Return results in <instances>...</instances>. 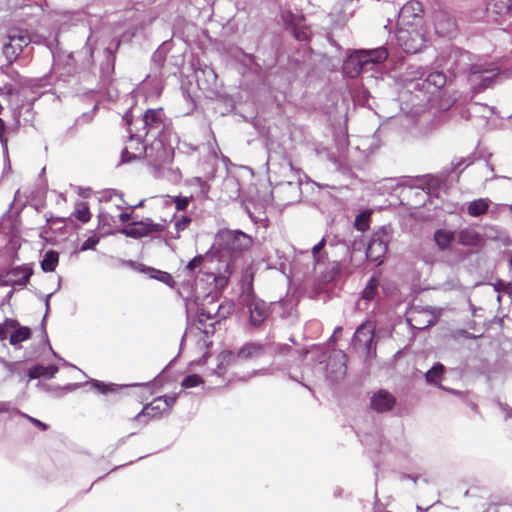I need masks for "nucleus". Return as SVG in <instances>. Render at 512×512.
<instances>
[{
    "label": "nucleus",
    "instance_id": "1",
    "mask_svg": "<svg viewBox=\"0 0 512 512\" xmlns=\"http://www.w3.org/2000/svg\"><path fill=\"white\" fill-rule=\"evenodd\" d=\"M141 138L142 135L140 134L130 136V141L133 142L136 140L137 144L140 146V153L132 154L128 151V149H125L122 152V162H129L132 159H136L141 156L142 152H144L148 162L155 167H160L161 165L172 160L173 149L170 145L165 144L161 137L156 138L148 146H144L142 144Z\"/></svg>",
    "mask_w": 512,
    "mask_h": 512
},
{
    "label": "nucleus",
    "instance_id": "46",
    "mask_svg": "<svg viewBox=\"0 0 512 512\" xmlns=\"http://www.w3.org/2000/svg\"><path fill=\"white\" fill-rule=\"evenodd\" d=\"M11 405L9 402H0V413L9 412Z\"/></svg>",
    "mask_w": 512,
    "mask_h": 512
},
{
    "label": "nucleus",
    "instance_id": "6",
    "mask_svg": "<svg viewBox=\"0 0 512 512\" xmlns=\"http://www.w3.org/2000/svg\"><path fill=\"white\" fill-rule=\"evenodd\" d=\"M167 223L166 221H162L159 223L153 222L152 219L146 218L142 221L133 222L124 228L123 233L132 238H141L152 233L162 232L166 229Z\"/></svg>",
    "mask_w": 512,
    "mask_h": 512
},
{
    "label": "nucleus",
    "instance_id": "13",
    "mask_svg": "<svg viewBox=\"0 0 512 512\" xmlns=\"http://www.w3.org/2000/svg\"><path fill=\"white\" fill-rule=\"evenodd\" d=\"M395 403V397L383 389L375 392L370 399L371 408L379 413L390 411Z\"/></svg>",
    "mask_w": 512,
    "mask_h": 512
},
{
    "label": "nucleus",
    "instance_id": "26",
    "mask_svg": "<svg viewBox=\"0 0 512 512\" xmlns=\"http://www.w3.org/2000/svg\"><path fill=\"white\" fill-rule=\"evenodd\" d=\"M31 335L30 329L28 327H20L16 329L11 335H10V344L16 345L18 343H21L25 340H27Z\"/></svg>",
    "mask_w": 512,
    "mask_h": 512
},
{
    "label": "nucleus",
    "instance_id": "57",
    "mask_svg": "<svg viewBox=\"0 0 512 512\" xmlns=\"http://www.w3.org/2000/svg\"><path fill=\"white\" fill-rule=\"evenodd\" d=\"M428 101H435V98H428Z\"/></svg>",
    "mask_w": 512,
    "mask_h": 512
},
{
    "label": "nucleus",
    "instance_id": "47",
    "mask_svg": "<svg viewBox=\"0 0 512 512\" xmlns=\"http://www.w3.org/2000/svg\"><path fill=\"white\" fill-rule=\"evenodd\" d=\"M119 219L122 223H125L131 219V215L129 213H120Z\"/></svg>",
    "mask_w": 512,
    "mask_h": 512
},
{
    "label": "nucleus",
    "instance_id": "12",
    "mask_svg": "<svg viewBox=\"0 0 512 512\" xmlns=\"http://www.w3.org/2000/svg\"><path fill=\"white\" fill-rule=\"evenodd\" d=\"M407 321L413 328L425 329L436 323V316L429 309L414 308L411 310Z\"/></svg>",
    "mask_w": 512,
    "mask_h": 512
},
{
    "label": "nucleus",
    "instance_id": "22",
    "mask_svg": "<svg viewBox=\"0 0 512 512\" xmlns=\"http://www.w3.org/2000/svg\"><path fill=\"white\" fill-rule=\"evenodd\" d=\"M454 232L446 229L437 230L434 234V240L441 250L449 248L450 244L454 241Z\"/></svg>",
    "mask_w": 512,
    "mask_h": 512
},
{
    "label": "nucleus",
    "instance_id": "52",
    "mask_svg": "<svg viewBox=\"0 0 512 512\" xmlns=\"http://www.w3.org/2000/svg\"><path fill=\"white\" fill-rule=\"evenodd\" d=\"M94 385H95L97 388H100V387L102 386V384H101V383H99L98 381H96Z\"/></svg>",
    "mask_w": 512,
    "mask_h": 512
},
{
    "label": "nucleus",
    "instance_id": "56",
    "mask_svg": "<svg viewBox=\"0 0 512 512\" xmlns=\"http://www.w3.org/2000/svg\"><path fill=\"white\" fill-rule=\"evenodd\" d=\"M501 178H505V179H510V180H512V178L507 177V176H502Z\"/></svg>",
    "mask_w": 512,
    "mask_h": 512
},
{
    "label": "nucleus",
    "instance_id": "51",
    "mask_svg": "<svg viewBox=\"0 0 512 512\" xmlns=\"http://www.w3.org/2000/svg\"><path fill=\"white\" fill-rule=\"evenodd\" d=\"M209 73L211 74V76L216 79L217 75L215 74V72L213 70H210Z\"/></svg>",
    "mask_w": 512,
    "mask_h": 512
},
{
    "label": "nucleus",
    "instance_id": "59",
    "mask_svg": "<svg viewBox=\"0 0 512 512\" xmlns=\"http://www.w3.org/2000/svg\"><path fill=\"white\" fill-rule=\"evenodd\" d=\"M428 101H435V98H428Z\"/></svg>",
    "mask_w": 512,
    "mask_h": 512
},
{
    "label": "nucleus",
    "instance_id": "60",
    "mask_svg": "<svg viewBox=\"0 0 512 512\" xmlns=\"http://www.w3.org/2000/svg\"><path fill=\"white\" fill-rule=\"evenodd\" d=\"M508 207H509V210L512 212V205H509Z\"/></svg>",
    "mask_w": 512,
    "mask_h": 512
},
{
    "label": "nucleus",
    "instance_id": "17",
    "mask_svg": "<svg viewBox=\"0 0 512 512\" xmlns=\"http://www.w3.org/2000/svg\"><path fill=\"white\" fill-rule=\"evenodd\" d=\"M220 308H221V306H219L217 308V311H219ZM215 317H219V316H218V312H215L214 308L201 307L197 310V322L199 325L203 326V328H201V329L203 330V332L205 334H210V333L214 332V323H210L209 325H206V322L213 320Z\"/></svg>",
    "mask_w": 512,
    "mask_h": 512
},
{
    "label": "nucleus",
    "instance_id": "50",
    "mask_svg": "<svg viewBox=\"0 0 512 512\" xmlns=\"http://www.w3.org/2000/svg\"><path fill=\"white\" fill-rule=\"evenodd\" d=\"M51 297V294H48L47 297H46V309L48 310L49 309V299Z\"/></svg>",
    "mask_w": 512,
    "mask_h": 512
},
{
    "label": "nucleus",
    "instance_id": "43",
    "mask_svg": "<svg viewBox=\"0 0 512 512\" xmlns=\"http://www.w3.org/2000/svg\"><path fill=\"white\" fill-rule=\"evenodd\" d=\"M23 417L27 418L31 423H33L34 425H36L37 427H39L41 430L45 431L48 429V425L45 424L44 422L36 419V418H33L27 414H24V413H20Z\"/></svg>",
    "mask_w": 512,
    "mask_h": 512
},
{
    "label": "nucleus",
    "instance_id": "27",
    "mask_svg": "<svg viewBox=\"0 0 512 512\" xmlns=\"http://www.w3.org/2000/svg\"><path fill=\"white\" fill-rule=\"evenodd\" d=\"M147 271L149 272V275L151 278L157 279L158 281L163 282L166 285L173 287L175 282L169 273L160 271V270H156L154 268H148Z\"/></svg>",
    "mask_w": 512,
    "mask_h": 512
},
{
    "label": "nucleus",
    "instance_id": "58",
    "mask_svg": "<svg viewBox=\"0 0 512 512\" xmlns=\"http://www.w3.org/2000/svg\"><path fill=\"white\" fill-rule=\"evenodd\" d=\"M428 101H435V98H428Z\"/></svg>",
    "mask_w": 512,
    "mask_h": 512
},
{
    "label": "nucleus",
    "instance_id": "39",
    "mask_svg": "<svg viewBox=\"0 0 512 512\" xmlns=\"http://www.w3.org/2000/svg\"><path fill=\"white\" fill-rule=\"evenodd\" d=\"M98 242L99 239L96 236H91L82 243L81 250L85 251L93 249L98 244Z\"/></svg>",
    "mask_w": 512,
    "mask_h": 512
},
{
    "label": "nucleus",
    "instance_id": "18",
    "mask_svg": "<svg viewBox=\"0 0 512 512\" xmlns=\"http://www.w3.org/2000/svg\"><path fill=\"white\" fill-rule=\"evenodd\" d=\"M362 57L366 60V66L370 69L371 65L380 64L388 57V51L385 47H378L375 49L360 50Z\"/></svg>",
    "mask_w": 512,
    "mask_h": 512
},
{
    "label": "nucleus",
    "instance_id": "11",
    "mask_svg": "<svg viewBox=\"0 0 512 512\" xmlns=\"http://www.w3.org/2000/svg\"><path fill=\"white\" fill-rule=\"evenodd\" d=\"M249 310V323L254 327H259L269 316V308L267 304L254 296L251 297L247 304Z\"/></svg>",
    "mask_w": 512,
    "mask_h": 512
},
{
    "label": "nucleus",
    "instance_id": "44",
    "mask_svg": "<svg viewBox=\"0 0 512 512\" xmlns=\"http://www.w3.org/2000/svg\"><path fill=\"white\" fill-rule=\"evenodd\" d=\"M174 202H175L176 208L178 210H184V209L187 208V206L189 204V198H187V197H176Z\"/></svg>",
    "mask_w": 512,
    "mask_h": 512
},
{
    "label": "nucleus",
    "instance_id": "36",
    "mask_svg": "<svg viewBox=\"0 0 512 512\" xmlns=\"http://www.w3.org/2000/svg\"><path fill=\"white\" fill-rule=\"evenodd\" d=\"M436 96H439L438 99V108L440 110H448L454 104L455 100L450 96H447L445 93H439Z\"/></svg>",
    "mask_w": 512,
    "mask_h": 512
},
{
    "label": "nucleus",
    "instance_id": "40",
    "mask_svg": "<svg viewBox=\"0 0 512 512\" xmlns=\"http://www.w3.org/2000/svg\"><path fill=\"white\" fill-rule=\"evenodd\" d=\"M160 400H162L163 403L167 404V414L170 412L172 406L175 404L177 395H165L162 397H159Z\"/></svg>",
    "mask_w": 512,
    "mask_h": 512
},
{
    "label": "nucleus",
    "instance_id": "31",
    "mask_svg": "<svg viewBox=\"0 0 512 512\" xmlns=\"http://www.w3.org/2000/svg\"><path fill=\"white\" fill-rule=\"evenodd\" d=\"M369 218L370 213L369 212H362L359 215H357L354 226L359 231H366L369 228Z\"/></svg>",
    "mask_w": 512,
    "mask_h": 512
},
{
    "label": "nucleus",
    "instance_id": "9",
    "mask_svg": "<svg viewBox=\"0 0 512 512\" xmlns=\"http://www.w3.org/2000/svg\"><path fill=\"white\" fill-rule=\"evenodd\" d=\"M163 414H167V404L163 403L159 398L154 399L151 403L143 407L133 420L145 426L151 419L160 418Z\"/></svg>",
    "mask_w": 512,
    "mask_h": 512
},
{
    "label": "nucleus",
    "instance_id": "23",
    "mask_svg": "<svg viewBox=\"0 0 512 512\" xmlns=\"http://www.w3.org/2000/svg\"><path fill=\"white\" fill-rule=\"evenodd\" d=\"M9 275L14 283L25 285L32 275V269L29 267H16L9 272Z\"/></svg>",
    "mask_w": 512,
    "mask_h": 512
},
{
    "label": "nucleus",
    "instance_id": "24",
    "mask_svg": "<svg viewBox=\"0 0 512 512\" xmlns=\"http://www.w3.org/2000/svg\"><path fill=\"white\" fill-rule=\"evenodd\" d=\"M59 262V254L54 250H48L42 261L41 268L44 272H53L55 271Z\"/></svg>",
    "mask_w": 512,
    "mask_h": 512
},
{
    "label": "nucleus",
    "instance_id": "16",
    "mask_svg": "<svg viewBox=\"0 0 512 512\" xmlns=\"http://www.w3.org/2000/svg\"><path fill=\"white\" fill-rule=\"evenodd\" d=\"M8 38L9 43L7 46L11 47L14 51H21L32 41L30 33L25 29H13Z\"/></svg>",
    "mask_w": 512,
    "mask_h": 512
},
{
    "label": "nucleus",
    "instance_id": "33",
    "mask_svg": "<svg viewBox=\"0 0 512 512\" xmlns=\"http://www.w3.org/2000/svg\"><path fill=\"white\" fill-rule=\"evenodd\" d=\"M326 240L325 238H322L320 242H318L316 245L312 248V255L315 264L321 263L324 261V255L321 254L322 249L325 247Z\"/></svg>",
    "mask_w": 512,
    "mask_h": 512
},
{
    "label": "nucleus",
    "instance_id": "55",
    "mask_svg": "<svg viewBox=\"0 0 512 512\" xmlns=\"http://www.w3.org/2000/svg\"><path fill=\"white\" fill-rule=\"evenodd\" d=\"M341 330V327H338L336 330H335V333H339V331Z\"/></svg>",
    "mask_w": 512,
    "mask_h": 512
},
{
    "label": "nucleus",
    "instance_id": "21",
    "mask_svg": "<svg viewBox=\"0 0 512 512\" xmlns=\"http://www.w3.org/2000/svg\"><path fill=\"white\" fill-rule=\"evenodd\" d=\"M423 12L422 4L418 1L407 2L400 10V18L408 20L410 18L420 17Z\"/></svg>",
    "mask_w": 512,
    "mask_h": 512
},
{
    "label": "nucleus",
    "instance_id": "25",
    "mask_svg": "<svg viewBox=\"0 0 512 512\" xmlns=\"http://www.w3.org/2000/svg\"><path fill=\"white\" fill-rule=\"evenodd\" d=\"M426 71L422 67L409 66L405 73L406 81L414 83V87L417 83L422 82L425 78Z\"/></svg>",
    "mask_w": 512,
    "mask_h": 512
},
{
    "label": "nucleus",
    "instance_id": "14",
    "mask_svg": "<svg viewBox=\"0 0 512 512\" xmlns=\"http://www.w3.org/2000/svg\"><path fill=\"white\" fill-rule=\"evenodd\" d=\"M344 72L351 78L357 77L362 71L369 70L360 50L351 54L343 65Z\"/></svg>",
    "mask_w": 512,
    "mask_h": 512
},
{
    "label": "nucleus",
    "instance_id": "3",
    "mask_svg": "<svg viewBox=\"0 0 512 512\" xmlns=\"http://www.w3.org/2000/svg\"><path fill=\"white\" fill-rule=\"evenodd\" d=\"M219 246L233 253L248 250L253 240L251 236L238 230H225L218 234Z\"/></svg>",
    "mask_w": 512,
    "mask_h": 512
},
{
    "label": "nucleus",
    "instance_id": "34",
    "mask_svg": "<svg viewBox=\"0 0 512 512\" xmlns=\"http://www.w3.org/2000/svg\"><path fill=\"white\" fill-rule=\"evenodd\" d=\"M378 283L375 279H371L368 284L366 285L362 297L365 300H372L376 294Z\"/></svg>",
    "mask_w": 512,
    "mask_h": 512
},
{
    "label": "nucleus",
    "instance_id": "49",
    "mask_svg": "<svg viewBox=\"0 0 512 512\" xmlns=\"http://www.w3.org/2000/svg\"><path fill=\"white\" fill-rule=\"evenodd\" d=\"M501 3L504 5L507 11L512 9V0H501Z\"/></svg>",
    "mask_w": 512,
    "mask_h": 512
},
{
    "label": "nucleus",
    "instance_id": "29",
    "mask_svg": "<svg viewBox=\"0 0 512 512\" xmlns=\"http://www.w3.org/2000/svg\"><path fill=\"white\" fill-rule=\"evenodd\" d=\"M74 215L79 221L83 223L88 222L91 218L88 205L84 202H80L77 204Z\"/></svg>",
    "mask_w": 512,
    "mask_h": 512
},
{
    "label": "nucleus",
    "instance_id": "8",
    "mask_svg": "<svg viewBox=\"0 0 512 512\" xmlns=\"http://www.w3.org/2000/svg\"><path fill=\"white\" fill-rule=\"evenodd\" d=\"M397 39L404 51L409 54L419 52L424 46L423 36L415 30L409 31L401 29L398 31Z\"/></svg>",
    "mask_w": 512,
    "mask_h": 512
},
{
    "label": "nucleus",
    "instance_id": "28",
    "mask_svg": "<svg viewBox=\"0 0 512 512\" xmlns=\"http://www.w3.org/2000/svg\"><path fill=\"white\" fill-rule=\"evenodd\" d=\"M478 241V234L474 231L464 229L458 233V242L463 245H474Z\"/></svg>",
    "mask_w": 512,
    "mask_h": 512
},
{
    "label": "nucleus",
    "instance_id": "38",
    "mask_svg": "<svg viewBox=\"0 0 512 512\" xmlns=\"http://www.w3.org/2000/svg\"><path fill=\"white\" fill-rule=\"evenodd\" d=\"M16 321L12 319H6L4 324H0V340L3 341L7 338L6 328L16 327Z\"/></svg>",
    "mask_w": 512,
    "mask_h": 512
},
{
    "label": "nucleus",
    "instance_id": "42",
    "mask_svg": "<svg viewBox=\"0 0 512 512\" xmlns=\"http://www.w3.org/2000/svg\"><path fill=\"white\" fill-rule=\"evenodd\" d=\"M204 258L202 255L195 256L191 261L188 262L186 268L190 271H193L195 268L199 267Z\"/></svg>",
    "mask_w": 512,
    "mask_h": 512
},
{
    "label": "nucleus",
    "instance_id": "32",
    "mask_svg": "<svg viewBox=\"0 0 512 512\" xmlns=\"http://www.w3.org/2000/svg\"><path fill=\"white\" fill-rule=\"evenodd\" d=\"M203 384V379L196 374L185 377L181 383L182 388L188 389Z\"/></svg>",
    "mask_w": 512,
    "mask_h": 512
},
{
    "label": "nucleus",
    "instance_id": "19",
    "mask_svg": "<svg viewBox=\"0 0 512 512\" xmlns=\"http://www.w3.org/2000/svg\"><path fill=\"white\" fill-rule=\"evenodd\" d=\"M490 204L491 200L489 198L473 200L467 205V213L472 217H480L488 211Z\"/></svg>",
    "mask_w": 512,
    "mask_h": 512
},
{
    "label": "nucleus",
    "instance_id": "7",
    "mask_svg": "<svg viewBox=\"0 0 512 512\" xmlns=\"http://www.w3.org/2000/svg\"><path fill=\"white\" fill-rule=\"evenodd\" d=\"M445 84L446 76L442 72L435 71L425 75L422 82L416 84L415 89L434 97L440 93L441 88H443Z\"/></svg>",
    "mask_w": 512,
    "mask_h": 512
},
{
    "label": "nucleus",
    "instance_id": "35",
    "mask_svg": "<svg viewBox=\"0 0 512 512\" xmlns=\"http://www.w3.org/2000/svg\"><path fill=\"white\" fill-rule=\"evenodd\" d=\"M443 365L436 364L426 372V380L428 382H436L443 372Z\"/></svg>",
    "mask_w": 512,
    "mask_h": 512
},
{
    "label": "nucleus",
    "instance_id": "2",
    "mask_svg": "<svg viewBox=\"0 0 512 512\" xmlns=\"http://www.w3.org/2000/svg\"><path fill=\"white\" fill-rule=\"evenodd\" d=\"M500 77L499 67L493 63L477 62L471 65L468 82L475 93L496 84Z\"/></svg>",
    "mask_w": 512,
    "mask_h": 512
},
{
    "label": "nucleus",
    "instance_id": "41",
    "mask_svg": "<svg viewBox=\"0 0 512 512\" xmlns=\"http://www.w3.org/2000/svg\"><path fill=\"white\" fill-rule=\"evenodd\" d=\"M472 164V160L470 158H460L456 162H452V170H457L462 166L468 167Z\"/></svg>",
    "mask_w": 512,
    "mask_h": 512
},
{
    "label": "nucleus",
    "instance_id": "54",
    "mask_svg": "<svg viewBox=\"0 0 512 512\" xmlns=\"http://www.w3.org/2000/svg\"><path fill=\"white\" fill-rule=\"evenodd\" d=\"M471 408L475 410L477 408L476 404H471Z\"/></svg>",
    "mask_w": 512,
    "mask_h": 512
},
{
    "label": "nucleus",
    "instance_id": "20",
    "mask_svg": "<svg viewBox=\"0 0 512 512\" xmlns=\"http://www.w3.org/2000/svg\"><path fill=\"white\" fill-rule=\"evenodd\" d=\"M58 372L56 365L42 366L35 365L28 370V377L30 379H37L40 377L52 378Z\"/></svg>",
    "mask_w": 512,
    "mask_h": 512
},
{
    "label": "nucleus",
    "instance_id": "37",
    "mask_svg": "<svg viewBox=\"0 0 512 512\" xmlns=\"http://www.w3.org/2000/svg\"><path fill=\"white\" fill-rule=\"evenodd\" d=\"M480 170L484 176V182H488L499 178V176L494 174V168L487 162L482 163Z\"/></svg>",
    "mask_w": 512,
    "mask_h": 512
},
{
    "label": "nucleus",
    "instance_id": "45",
    "mask_svg": "<svg viewBox=\"0 0 512 512\" xmlns=\"http://www.w3.org/2000/svg\"><path fill=\"white\" fill-rule=\"evenodd\" d=\"M5 122L0 118V141L2 145L7 147V140L4 138Z\"/></svg>",
    "mask_w": 512,
    "mask_h": 512
},
{
    "label": "nucleus",
    "instance_id": "4",
    "mask_svg": "<svg viewBox=\"0 0 512 512\" xmlns=\"http://www.w3.org/2000/svg\"><path fill=\"white\" fill-rule=\"evenodd\" d=\"M390 236L385 227L378 229L371 237L366 250V256L373 262L381 263L382 257L388 250Z\"/></svg>",
    "mask_w": 512,
    "mask_h": 512
},
{
    "label": "nucleus",
    "instance_id": "15",
    "mask_svg": "<svg viewBox=\"0 0 512 512\" xmlns=\"http://www.w3.org/2000/svg\"><path fill=\"white\" fill-rule=\"evenodd\" d=\"M374 338V328L371 324H362L359 326L354 334L355 345L364 347L370 351Z\"/></svg>",
    "mask_w": 512,
    "mask_h": 512
},
{
    "label": "nucleus",
    "instance_id": "10",
    "mask_svg": "<svg viewBox=\"0 0 512 512\" xmlns=\"http://www.w3.org/2000/svg\"><path fill=\"white\" fill-rule=\"evenodd\" d=\"M265 352V346L260 343L249 342L243 345L238 352L235 354L232 351H224L221 356L223 360L225 359H241V360H249L252 358H257L263 355Z\"/></svg>",
    "mask_w": 512,
    "mask_h": 512
},
{
    "label": "nucleus",
    "instance_id": "5",
    "mask_svg": "<svg viewBox=\"0 0 512 512\" xmlns=\"http://www.w3.org/2000/svg\"><path fill=\"white\" fill-rule=\"evenodd\" d=\"M143 124L145 133L147 135L149 133H156L159 136L167 130L171 122L165 116V113L162 108L157 109H148L143 115Z\"/></svg>",
    "mask_w": 512,
    "mask_h": 512
},
{
    "label": "nucleus",
    "instance_id": "30",
    "mask_svg": "<svg viewBox=\"0 0 512 512\" xmlns=\"http://www.w3.org/2000/svg\"><path fill=\"white\" fill-rule=\"evenodd\" d=\"M191 223V218L188 216H181L179 218H174V228L176 230V234L174 235V238L180 237V232L184 231Z\"/></svg>",
    "mask_w": 512,
    "mask_h": 512
},
{
    "label": "nucleus",
    "instance_id": "48",
    "mask_svg": "<svg viewBox=\"0 0 512 512\" xmlns=\"http://www.w3.org/2000/svg\"><path fill=\"white\" fill-rule=\"evenodd\" d=\"M49 80H50V77L49 76H45V77L39 79L40 83L38 85L41 86V87L47 86V85L50 84Z\"/></svg>",
    "mask_w": 512,
    "mask_h": 512
},
{
    "label": "nucleus",
    "instance_id": "53",
    "mask_svg": "<svg viewBox=\"0 0 512 512\" xmlns=\"http://www.w3.org/2000/svg\"><path fill=\"white\" fill-rule=\"evenodd\" d=\"M297 38H298L299 40H303V39H304V37H303L302 35H297Z\"/></svg>",
    "mask_w": 512,
    "mask_h": 512
}]
</instances>
